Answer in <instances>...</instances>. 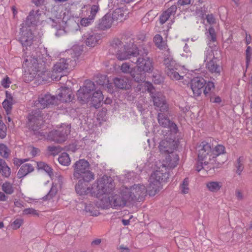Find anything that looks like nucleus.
Instances as JSON below:
<instances>
[{"instance_id": "f257e3e1", "label": "nucleus", "mask_w": 252, "mask_h": 252, "mask_svg": "<svg viewBox=\"0 0 252 252\" xmlns=\"http://www.w3.org/2000/svg\"><path fill=\"white\" fill-rule=\"evenodd\" d=\"M179 157L175 153H171L166 157L165 163L160 162L156 164L155 170L149 178V193L155 195L162 188V183L168 178V170L175 168L178 164Z\"/></svg>"}, {"instance_id": "f03ea898", "label": "nucleus", "mask_w": 252, "mask_h": 252, "mask_svg": "<svg viewBox=\"0 0 252 252\" xmlns=\"http://www.w3.org/2000/svg\"><path fill=\"white\" fill-rule=\"evenodd\" d=\"M92 180L80 178L75 186L77 193L80 195L90 193L93 196L100 198L103 194L110 192L115 187L112 178L106 175L98 178L91 186L89 183Z\"/></svg>"}, {"instance_id": "7ed1b4c3", "label": "nucleus", "mask_w": 252, "mask_h": 252, "mask_svg": "<svg viewBox=\"0 0 252 252\" xmlns=\"http://www.w3.org/2000/svg\"><path fill=\"white\" fill-rule=\"evenodd\" d=\"M41 13L38 10L30 12L20 29L19 41L23 46H30L33 41L32 31L41 22Z\"/></svg>"}, {"instance_id": "20e7f679", "label": "nucleus", "mask_w": 252, "mask_h": 252, "mask_svg": "<svg viewBox=\"0 0 252 252\" xmlns=\"http://www.w3.org/2000/svg\"><path fill=\"white\" fill-rule=\"evenodd\" d=\"M112 54H115L117 58L120 61L129 60L132 63L139 55V51L136 45L132 44L131 46L123 45L119 39H114L109 49Z\"/></svg>"}, {"instance_id": "39448f33", "label": "nucleus", "mask_w": 252, "mask_h": 252, "mask_svg": "<svg viewBox=\"0 0 252 252\" xmlns=\"http://www.w3.org/2000/svg\"><path fill=\"white\" fill-rule=\"evenodd\" d=\"M82 50L80 47L78 46H73V48L67 51V53H70L72 55L73 60L70 58H62L59 60L57 63L54 65L51 78L52 80H59L62 77L61 74L63 71L67 68H71L76 65L75 58H78L81 54Z\"/></svg>"}, {"instance_id": "423d86ee", "label": "nucleus", "mask_w": 252, "mask_h": 252, "mask_svg": "<svg viewBox=\"0 0 252 252\" xmlns=\"http://www.w3.org/2000/svg\"><path fill=\"white\" fill-rule=\"evenodd\" d=\"M114 188L107 194H103L102 198L100 200V206L103 209L109 207H124L131 204L127 193L124 192L125 187L122 188L117 194H110L114 190Z\"/></svg>"}, {"instance_id": "0eeeda50", "label": "nucleus", "mask_w": 252, "mask_h": 252, "mask_svg": "<svg viewBox=\"0 0 252 252\" xmlns=\"http://www.w3.org/2000/svg\"><path fill=\"white\" fill-rule=\"evenodd\" d=\"M89 163L84 159L76 161L73 165V177L76 179L82 178L86 180H94V175L89 170Z\"/></svg>"}, {"instance_id": "6e6552de", "label": "nucleus", "mask_w": 252, "mask_h": 252, "mask_svg": "<svg viewBox=\"0 0 252 252\" xmlns=\"http://www.w3.org/2000/svg\"><path fill=\"white\" fill-rule=\"evenodd\" d=\"M190 88L194 96H198L202 92L207 95L214 88V84L212 82L206 83L205 80L200 77H195L191 80Z\"/></svg>"}, {"instance_id": "1a4fd4ad", "label": "nucleus", "mask_w": 252, "mask_h": 252, "mask_svg": "<svg viewBox=\"0 0 252 252\" xmlns=\"http://www.w3.org/2000/svg\"><path fill=\"white\" fill-rule=\"evenodd\" d=\"M218 51L213 49L210 46L205 51L204 61L206 62V67L212 73L220 75L221 66L217 63V57Z\"/></svg>"}, {"instance_id": "9d476101", "label": "nucleus", "mask_w": 252, "mask_h": 252, "mask_svg": "<svg viewBox=\"0 0 252 252\" xmlns=\"http://www.w3.org/2000/svg\"><path fill=\"white\" fill-rule=\"evenodd\" d=\"M150 183V182L149 181ZM150 186V184H149ZM125 191L124 192L127 193L129 200L132 204L135 201H141L146 196L147 191L149 193V187L148 190L145 186L143 184H135L130 188L125 187ZM151 196L150 194H149Z\"/></svg>"}, {"instance_id": "9b49d317", "label": "nucleus", "mask_w": 252, "mask_h": 252, "mask_svg": "<svg viewBox=\"0 0 252 252\" xmlns=\"http://www.w3.org/2000/svg\"><path fill=\"white\" fill-rule=\"evenodd\" d=\"M175 133H168L164 135V138L160 142L158 146L159 150L162 154H170L173 153L178 146V141L176 140L173 135Z\"/></svg>"}, {"instance_id": "f8f14e48", "label": "nucleus", "mask_w": 252, "mask_h": 252, "mask_svg": "<svg viewBox=\"0 0 252 252\" xmlns=\"http://www.w3.org/2000/svg\"><path fill=\"white\" fill-rule=\"evenodd\" d=\"M148 84V90L151 93V97L153 99L154 106L157 110L160 112H167L168 110V105L167 104L165 96L160 92H157L154 94L152 88V85L149 83L146 82Z\"/></svg>"}, {"instance_id": "ddd939ff", "label": "nucleus", "mask_w": 252, "mask_h": 252, "mask_svg": "<svg viewBox=\"0 0 252 252\" xmlns=\"http://www.w3.org/2000/svg\"><path fill=\"white\" fill-rule=\"evenodd\" d=\"M144 55H139L134 59L132 63L136 64V71L137 73H143L145 75V72H150L153 70L152 60L147 57V52H144Z\"/></svg>"}, {"instance_id": "4468645a", "label": "nucleus", "mask_w": 252, "mask_h": 252, "mask_svg": "<svg viewBox=\"0 0 252 252\" xmlns=\"http://www.w3.org/2000/svg\"><path fill=\"white\" fill-rule=\"evenodd\" d=\"M164 64L166 66V71L168 76L172 80H179L183 78L182 73H179L181 66L177 64L171 56L169 55L165 58Z\"/></svg>"}, {"instance_id": "2eb2a0df", "label": "nucleus", "mask_w": 252, "mask_h": 252, "mask_svg": "<svg viewBox=\"0 0 252 252\" xmlns=\"http://www.w3.org/2000/svg\"><path fill=\"white\" fill-rule=\"evenodd\" d=\"M70 129V125L63 124L51 131L48 135V139L57 143H62L66 140Z\"/></svg>"}, {"instance_id": "dca6fc26", "label": "nucleus", "mask_w": 252, "mask_h": 252, "mask_svg": "<svg viewBox=\"0 0 252 252\" xmlns=\"http://www.w3.org/2000/svg\"><path fill=\"white\" fill-rule=\"evenodd\" d=\"M39 112V111H38L37 115L32 114L29 116L28 126L29 128L34 132V134L37 136L39 139H42L45 137V133L42 132L41 130L38 131L43 123L42 117Z\"/></svg>"}, {"instance_id": "f3484780", "label": "nucleus", "mask_w": 252, "mask_h": 252, "mask_svg": "<svg viewBox=\"0 0 252 252\" xmlns=\"http://www.w3.org/2000/svg\"><path fill=\"white\" fill-rule=\"evenodd\" d=\"M198 148V159L207 160L211 164H213L215 160L212 158V148L210 145L206 141H203L200 144Z\"/></svg>"}, {"instance_id": "a211bd4d", "label": "nucleus", "mask_w": 252, "mask_h": 252, "mask_svg": "<svg viewBox=\"0 0 252 252\" xmlns=\"http://www.w3.org/2000/svg\"><path fill=\"white\" fill-rule=\"evenodd\" d=\"M95 88V85L94 82L91 81H86L84 85L81 87L77 91V95L78 100L81 103H85L90 98V93Z\"/></svg>"}, {"instance_id": "6ab92c4d", "label": "nucleus", "mask_w": 252, "mask_h": 252, "mask_svg": "<svg viewBox=\"0 0 252 252\" xmlns=\"http://www.w3.org/2000/svg\"><path fill=\"white\" fill-rule=\"evenodd\" d=\"M165 112H160L158 115V120L160 126L164 128H167L170 134L176 133L178 131V127L176 125L171 121Z\"/></svg>"}, {"instance_id": "aec40b11", "label": "nucleus", "mask_w": 252, "mask_h": 252, "mask_svg": "<svg viewBox=\"0 0 252 252\" xmlns=\"http://www.w3.org/2000/svg\"><path fill=\"white\" fill-rule=\"evenodd\" d=\"M57 99L54 95L50 94L40 95L38 100L35 101L34 106L38 109H43L45 107L55 104H57Z\"/></svg>"}, {"instance_id": "412c9836", "label": "nucleus", "mask_w": 252, "mask_h": 252, "mask_svg": "<svg viewBox=\"0 0 252 252\" xmlns=\"http://www.w3.org/2000/svg\"><path fill=\"white\" fill-rule=\"evenodd\" d=\"M120 70L124 73H129L131 76L137 82H144L145 75L143 73H137L136 68H131L128 63H124L120 66Z\"/></svg>"}, {"instance_id": "4be33fe9", "label": "nucleus", "mask_w": 252, "mask_h": 252, "mask_svg": "<svg viewBox=\"0 0 252 252\" xmlns=\"http://www.w3.org/2000/svg\"><path fill=\"white\" fill-rule=\"evenodd\" d=\"M47 23L53 28L56 29L55 34L57 36H60L65 34V30L63 26L64 23L61 18L56 17L54 19L49 18L47 19Z\"/></svg>"}, {"instance_id": "5701e85b", "label": "nucleus", "mask_w": 252, "mask_h": 252, "mask_svg": "<svg viewBox=\"0 0 252 252\" xmlns=\"http://www.w3.org/2000/svg\"><path fill=\"white\" fill-rule=\"evenodd\" d=\"M40 58V52L38 51L33 52L30 57H27L24 60V65L38 71V64Z\"/></svg>"}, {"instance_id": "b1692460", "label": "nucleus", "mask_w": 252, "mask_h": 252, "mask_svg": "<svg viewBox=\"0 0 252 252\" xmlns=\"http://www.w3.org/2000/svg\"><path fill=\"white\" fill-rule=\"evenodd\" d=\"M100 36L93 32H87L82 36V40L86 45L89 47H94L98 44Z\"/></svg>"}, {"instance_id": "393cba45", "label": "nucleus", "mask_w": 252, "mask_h": 252, "mask_svg": "<svg viewBox=\"0 0 252 252\" xmlns=\"http://www.w3.org/2000/svg\"><path fill=\"white\" fill-rule=\"evenodd\" d=\"M58 95L56 97L57 102L58 100L62 102H70L72 99V93L70 89L67 87H62L59 90Z\"/></svg>"}, {"instance_id": "a878e982", "label": "nucleus", "mask_w": 252, "mask_h": 252, "mask_svg": "<svg viewBox=\"0 0 252 252\" xmlns=\"http://www.w3.org/2000/svg\"><path fill=\"white\" fill-rule=\"evenodd\" d=\"M131 80L127 77L116 78L114 80L115 86L122 89H129L131 86Z\"/></svg>"}, {"instance_id": "bb28decb", "label": "nucleus", "mask_w": 252, "mask_h": 252, "mask_svg": "<svg viewBox=\"0 0 252 252\" xmlns=\"http://www.w3.org/2000/svg\"><path fill=\"white\" fill-rule=\"evenodd\" d=\"M113 17L111 14H106L99 21L98 28L102 30L109 29L113 22Z\"/></svg>"}, {"instance_id": "cd10ccee", "label": "nucleus", "mask_w": 252, "mask_h": 252, "mask_svg": "<svg viewBox=\"0 0 252 252\" xmlns=\"http://www.w3.org/2000/svg\"><path fill=\"white\" fill-rule=\"evenodd\" d=\"M34 170L33 165L31 163H26L22 165L17 173V177L21 178L26 176Z\"/></svg>"}, {"instance_id": "c85d7f7f", "label": "nucleus", "mask_w": 252, "mask_h": 252, "mask_svg": "<svg viewBox=\"0 0 252 252\" xmlns=\"http://www.w3.org/2000/svg\"><path fill=\"white\" fill-rule=\"evenodd\" d=\"M154 41L158 48L160 50L166 51L169 53L166 41L163 40L162 37L159 34H156L154 38Z\"/></svg>"}, {"instance_id": "c756f323", "label": "nucleus", "mask_w": 252, "mask_h": 252, "mask_svg": "<svg viewBox=\"0 0 252 252\" xmlns=\"http://www.w3.org/2000/svg\"><path fill=\"white\" fill-rule=\"evenodd\" d=\"M223 184L220 181H211L206 183V186L207 189L212 192H217L222 187Z\"/></svg>"}, {"instance_id": "7c9ffc66", "label": "nucleus", "mask_w": 252, "mask_h": 252, "mask_svg": "<svg viewBox=\"0 0 252 252\" xmlns=\"http://www.w3.org/2000/svg\"><path fill=\"white\" fill-rule=\"evenodd\" d=\"M177 10V6L172 5L167 10L164 12L160 16L159 21L161 24H163L168 19L170 16L174 14Z\"/></svg>"}, {"instance_id": "2f4dec72", "label": "nucleus", "mask_w": 252, "mask_h": 252, "mask_svg": "<svg viewBox=\"0 0 252 252\" xmlns=\"http://www.w3.org/2000/svg\"><path fill=\"white\" fill-rule=\"evenodd\" d=\"M103 99V95L101 91L100 90H97L94 93L93 96L91 97L92 103L94 107H98Z\"/></svg>"}, {"instance_id": "473e14b6", "label": "nucleus", "mask_w": 252, "mask_h": 252, "mask_svg": "<svg viewBox=\"0 0 252 252\" xmlns=\"http://www.w3.org/2000/svg\"><path fill=\"white\" fill-rule=\"evenodd\" d=\"M126 12L123 9L119 8L114 11L112 14H111V16L113 17L114 21H122L126 19Z\"/></svg>"}, {"instance_id": "72a5a7b5", "label": "nucleus", "mask_w": 252, "mask_h": 252, "mask_svg": "<svg viewBox=\"0 0 252 252\" xmlns=\"http://www.w3.org/2000/svg\"><path fill=\"white\" fill-rule=\"evenodd\" d=\"M0 173L5 178H8L11 174V169L6 162L0 158Z\"/></svg>"}, {"instance_id": "f704fd0d", "label": "nucleus", "mask_w": 252, "mask_h": 252, "mask_svg": "<svg viewBox=\"0 0 252 252\" xmlns=\"http://www.w3.org/2000/svg\"><path fill=\"white\" fill-rule=\"evenodd\" d=\"M225 152V147L222 145L218 144L213 150L212 149V158L214 159L215 158L221 154H224Z\"/></svg>"}, {"instance_id": "c9c22d12", "label": "nucleus", "mask_w": 252, "mask_h": 252, "mask_svg": "<svg viewBox=\"0 0 252 252\" xmlns=\"http://www.w3.org/2000/svg\"><path fill=\"white\" fill-rule=\"evenodd\" d=\"M1 189L5 194L10 195L12 194L14 191V188L12 184L9 182H5L1 185Z\"/></svg>"}, {"instance_id": "e433bc0d", "label": "nucleus", "mask_w": 252, "mask_h": 252, "mask_svg": "<svg viewBox=\"0 0 252 252\" xmlns=\"http://www.w3.org/2000/svg\"><path fill=\"white\" fill-rule=\"evenodd\" d=\"M58 161L60 164L64 166L69 165L71 161L69 155L66 153H62L59 156Z\"/></svg>"}, {"instance_id": "4c0bfd02", "label": "nucleus", "mask_w": 252, "mask_h": 252, "mask_svg": "<svg viewBox=\"0 0 252 252\" xmlns=\"http://www.w3.org/2000/svg\"><path fill=\"white\" fill-rule=\"evenodd\" d=\"M60 184L53 183L52 187L49 193L45 196L46 199H50L52 198L57 193L59 189L60 188Z\"/></svg>"}, {"instance_id": "58836bf2", "label": "nucleus", "mask_w": 252, "mask_h": 252, "mask_svg": "<svg viewBox=\"0 0 252 252\" xmlns=\"http://www.w3.org/2000/svg\"><path fill=\"white\" fill-rule=\"evenodd\" d=\"M37 166L39 169L44 170L48 173L50 177L53 175L52 169L47 164L44 162H37Z\"/></svg>"}, {"instance_id": "ea45409f", "label": "nucleus", "mask_w": 252, "mask_h": 252, "mask_svg": "<svg viewBox=\"0 0 252 252\" xmlns=\"http://www.w3.org/2000/svg\"><path fill=\"white\" fill-rule=\"evenodd\" d=\"M85 210L91 216H96L98 214V212L96 210V207L93 204L90 203L86 205L85 207Z\"/></svg>"}, {"instance_id": "a19ab883", "label": "nucleus", "mask_w": 252, "mask_h": 252, "mask_svg": "<svg viewBox=\"0 0 252 252\" xmlns=\"http://www.w3.org/2000/svg\"><path fill=\"white\" fill-rule=\"evenodd\" d=\"M10 150L3 144H0V155L4 158H7L10 154Z\"/></svg>"}, {"instance_id": "79ce46f5", "label": "nucleus", "mask_w": 252, "mask_h": 252, "mask_svg": "<svg viewBox=\"0 0 252 252\" xmlns=\"http://www.w3.org/2000/svg\"><path fill=\"white\" fill-rule=\"evenodd\" d=\"M181 192L184 194H187L189 191V179L185 178L180 186Z\"/></svg>"}, {"instance_id": "37998d69", "label": "nucleus", "mask_w": 252, "mask_h": 252, "mask_svg": "<svg viewBox=\"0 0 252 252\" xmlns=\"http://www.w3.org/2000/svg\"><path fill=\"white\" fill-rule=\"evenodd\" d=\"M23 223V220L21 218H18L12 223L11 226L13 229L16 230L20 228Z\"/></svg>"}, {"instance_id": "c03bdc74", "label": "nucleus", "mask_w": 252, "mask_h": 252, "mask_svg": "<svg viewBox=\"0 0 252 252\" xmlns=\"http://www.w3.org/2000/svg\"><path fill=\"white\" fill-rule=\"evenodd\" d=\"M94 19L89 16L88 18H84L81 20L80 24L82 26L87 27L91 25Z\"/></svg>"}, {"instance_id": "a18cd8bd", "label": "nucleus", "mask_w": 252, "mask_h": 252, "mask_svg": "<svg viewBox=\"0 0 252 252\" xmlns=\"http://www.w3.org/2000/svg\"><path fill=\"white\" fill-rule=\"evenodd\" d=\"M208 38L212 42H215L216 40V34L215 30L213 28L211 27L208 30V34L207 35Z\"/></svg>"}, {"instance_id": "49530a36", "label": "nucleus", "mask_w": 252, "mask_h": 252, "mask_svg": "<svg viewBox=\"0 0 252 252\" xmlns=\"http://www.w3.org/2000/svg\"><path fill=\"white\" fill-rule=\"evenodd\" d=\"M211 164V163L207 161V160H200L198 159L197 165L196 166V169L198 172H199L205 166Z\"/></svg>"}, {"instance_id": "de8ad7c7", "label": "nucleus", "mask_w": 252, "mask_h": 252, "mask_svg": "<svg viewBox=\"0 0 252 252\" xmlns=\"http://www.w3.org/2000/svg\"><path fill=\"white\" fill-rule=\"evenodd\" d=\"M6 126L5 124L0 120V137L3 138L6 135Z\"/></svg>"}, {"instance_id": "09e8293b", "label": "nucleus", "mask_w": 252, "mask_h": 252, "mask_svg": "<svg viewBox=\"0 0 252 252\" xmlns=\"http://www.w3.org/2000/svg\"><path fill=\"white\" fill-rule=\"evenodd\" d=\"M13 105V102L9 101L8 100H4L2 102V105L4 109L5 110L7 114H8L12 108V106Z\"/></svg>"}, {"instance_id": "8fccbe9b", "label": "nucleus", "mask_w": 252, "mask_h": 252, "mask_svg": "<svg viewBox=\"0 0 252 252\" xmlns=\"http://www.w3.org/2000/svg\"><path fill=\"white\" fill-rule=\"evenodd\" d=\"M242 160L243 158H239L238 160L237 163L236 164V166L237 168V173L240 175L242 171L243 170L244 167L242 164Z\"/></svg>"}, {"instance_id": "3c124183", "label": "nucleus", "mask_w": 252, "mask_h": 252, "mask_svg": "<svg viewBox=\"0 0 252 252\" xmlns=\"http://www.w3.org/2000/svg\"><path fill=\"white\" fill-rule=\"evenodd\" d=\"M24 215H32L33 216H38L39 214L36 210L33 208H27L23 211Z\"/></svg>"}, {"instance_id": "603ef678", "label": "nucleus", "mask_w": 252, "mask_h": 252, "mask_svg": "<svg viewBox=\"0 0 252 252\" xmlns=\"http://www.w3.org/2000/svg\"><path fill=\"white\" fill-rule=\"evenodd\" d=\"M99 10V7L98 5H93L91 7V14L89 15L91 17L94 19L96 14Z\"/></svg>"}, {"instance_id": "864d4df0", "label": "nucleus", "mask_w": 252, "mask_h": 252, "mask_svg": "<svg viewBox=\"0 0 252 252\" xmlns=\"http://www.w3.org/2000/svg\"><path fill=\"white\" fill-rule=\"evenodd\" d=\"M10 83L11 81H10V79L7 76L2 79L1 81V85L5 88H8Z\"/></svg>"}, {"instance_id": "5fc2aeb1", "label": "nucleus", "mask_w": 252, "mask_h": 252, "mask_svg": "<svg viewBox=\"0 0 252 252\" xmlns=\"http://www.w3.org/2000/svg\"><path fill=\"white\" fill-rule=\"evenodd\" d=\"M28 151L30 152V154L32 157L37 156L39 153V150L33 147H29L28 148Z\"/></svg>"}, {"instance_id": "6e6d98bb", "label": "nucleus", "mask_w": 252, "mask_h": 252, "mask_svg": "<svg viewBox=\"0 0 252 252\" xmlns=\"http://www.w3.org/2000/svg\"><path fill=\"white\" fill-rule=\"evenodd\" d=\"M252 48L250 46H248L246 50V63L247 66H248L249 63L251 62V53Z\"/></svg>"}, {"instance_id": "4d7b16f0", "label": "nucleus", "mask_w": 252, "mask_h": 252, "mask_svg": "<svg viewBox=\"0 0 252 252\" xmlns=\"http://www.w3.org/2000/svg\"><path fill=\"white\" fill-rule=\"evenodd\" d=\"M236 198L238 200H242L244 198V195L242 191L236 189L235 191Z\"/></svg>"}, {"instance_id": "13d9d810", "label": "nucleus", "mask_w": 252, "mask_h": 252, "mask_svg": "<svg viewBox=\"0 0 252 252\" xmlns=\"http://www.w3.org/2000/svg\"><path fill=\"white\" fill-rule=\"evenodd\" d=\"M27 161H28V159H20L17 158L13 159V163L16 166H20Z\"/></svg>"}, {"instance_id": "bf43d9fd", "label": "nucleus", "mask_w": 252, "mask_h": 252, "mask_svg": "<svg viewBox=\"0 0 252 252\" xmlns=\"http://www.w3.org/2000/svg\"><path fill=\"white\" fill-rule=\"evenodd\" d=\"M206 19L210 24H213L215 23V19L212 14L206 15Z\"/></svg>"}, {"instance_id": "052dcab7", "label": "nucleus", "mask_w": 252, "mask_h": 252, "mask_svg": "<svg viewBox=\"0 0 252 252\" xmlns=\"http://www.w3.org/2000/svg\"><path fill=\"white\" fill-rule=\"evenodd\" d=\"M191 2V0H178L177 2L178 6L185 5L189 4Z\"/></svg>"}, {"instance_id": "680f3d73", "label": "nucleus", "mask_w": 252, "mask_h": 252, "mask_svg": "<svg viewBox=\"0 0 252 252\" xmlns=\"http://www.w3.org/2000/svg\"><path fill=\"white\" fill-rule=\"evenodd\" d=\"M8 199V196L3 192L0 191V202L6 201Z\"/></svg>"}, {"instance_id": "e2e57ef3", "label": "nucleus", "mask_w": 252, "mask_h": 252, "mask_svg": "<svg viewBox=\"0 0 252 252\" xmlns=\"http://www.w3.org/2000/svg\"><path fill=\"white\" fill-rule=\"evenodd\" d=\"M196 12L198 14H199V16L201 17L202 18H203L205 11L204 9H203L202 8H201L200 9H197Z\"/></svg>"}, {"instance_id": "0e129e2a", "label": "nucleus", "mask_w": 252, "mask_h": 252, "mask_svg": "<svg viewBox=\"0 0 252 252\" xmlns=\"http://www.w3.org/2000/svg\"><path fill=\"white\" fill-rule=\"evenodd\" d=\"M6 98L5 99V100H8L9 101L13 102V97L11 94L8 93L7 91L6 92Z\"/></svg>"}, {"instance_id": "69168bd1", "label": "nucleus", "mask_w": 252, "mask_h": 252, "mask_svg": "<svg viewBox=\"0 0 252 252\" xmlns=\"http://www.w3.org/2000/svg\"><path fill=\"white\" fill-rule=\"evenodd\" d=\"M101 239H96L95 240H94L92 242V245L93 246L94 245H99L101 243Z\"/></svg>"}, {"instance_id": "338daca9", "label": "nucleus", "mask_w": 252, "mask_h": 252, "mask_svg": "<svg viewBox=\"0 0 252 252\" xmlns=\"http://www.w3.org/2000/svg\"><path fill=\"white\" fill-rule=\"evenodd\" d=\"M33 2L37 6L43 4L44 0H32Z\"/></svg>"}, {"instance_id": "774afa93", "label": "nucleus", "mask_w": 252, "mask_h": 252, "mask_svg": "<svg viewBox=\"0 0 252 252\" xmlns=\"http://www.w3.org/2000/svg\"><path fill=\"white\" fill-rule=\"evenodd\" d=\"M184 50L186 53H189V54L187 55L186 56H190V52H189V49H188V46L187 44H185Z\"/></svg>"}]
</instances>
